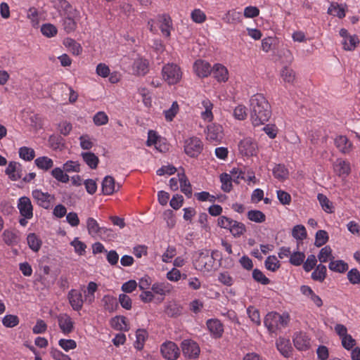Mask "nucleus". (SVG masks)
Returning <instances> with one entry per match:
<instances>
[{
    "label": "nucleus",
    "instance_id": "obj_10",
    "mask_svg": "<svg viewBox=\"0 0 360 360\" xmlns=\"http://www.w3.org/2000/svg\"><path fill=\"white\" fill-rule=\"evenodd\" d=\"M17 208L22 217H33V206L31 200L27 196L20 197L17 202Z\"/></svg>",
    "mask_w": 360,
    "mask_h": 360
},
{
    "label": "nucleus",
    "instance_id": "obj_43",
    "mask_svg": "<svg viewBox=\"0 0 360 360\" xmlns=\"http://www.w3.org/2000/svg\"><path fill=\"white\" fill-rule=\"evenodd\" d=\"M266 215L260 210H249V221L261 224L266 221Z\"/></svg>",
    "mask_w": 360,
    "mask_h": 360
},
{
    "label": "nucleus",
    "instance_id": "obj_18",
    "mask_svg": "<svg viewBox=\"0 0 360 360\" xmlns=\"http://www.w3.org/2000/svg\"><path fill=\"white\" fill-rule=\"evenodd\" d=\"M207 327L214 338H219L222 336L224 333V326L221 321L217 319H208L206 322Z\"/></svg>",
    "mask_w": 360,
    "mask_h": 360
},
{
    "label": "nucleus",
    "instance_id": "obj_38",
    "mask_svg": "<svg viewBox=\"0 0 360 360\" xmlns=\"http://www.w3.org/2000/svg\"><path fill=\"white\" fill-rule=\"evenodd\" d=\"M329 269L335 272L344 273L348 269V264L343 260L331 261L328 266Z\"/></svg>",
    "mask_w": 360,
    "mask_h": 360
},
{
    "label": "nucleus",
    "instance_id": "obj_46",
    "mask_svg": "<svg viewBox=\"0 0 360 360\" xmlns=\"http://www.w3.org/2000/svg\"><path fill=\"white\" fill-rule=\"evenodd\" d=\"M41 32L46 37H53L58 33V30L55 25L51 23L43 24L41 27Z\"/></svg>",
    "mask_w": 360,
    "mask_h": 360
},
{
    "label": "nucleus",
    "instance_id": "obj_60",
    "mask_svg": "<svg viewBox=\"0 0 360 360\" xmlns=\"http://www.w3.org/2000/svg\"><path fill=\"white\" fill-rule=\"evenodd\" d=\"M166 277L169 281L176 282L179 281L181 277L184 279L186 278L187 276L186 274L182 275L179 269L173 268L167 273Z\"/></svg>",
    "mask_w": 360,
    "mask_h": 360
},
{
    "label": "nucleus",
    "instance_id": "obj_57",
    "mask_svg": "<svg viewBox=\"0 0 360 360\" xmlns=\"http://www.w3.org/2000/svg\"><path fill=\"white\" fill-rule=\"evenodd\" d=\"M242 18V14L240 12L236 11V10L229 11L226 17L224 18V20L228 23H235L240 22Z\"/></svg>",
    "mask_w": 360,
    "mask_h": 360
},
{
    "label": "nucleus",
    "instance_id": "obj_40",
    "mask_svg": "<svg viewBox=\"0 0 360 360\" xmlns=\"http://www.w3.org/2000/svg\"><path fill=\"white\" fill-rule=\"evenodd\" d=\"M191 19L195 23L202 24L206 21L207 15L201 9L195 8L191 13Z\"/></svg>",
    "mask_w": 360,
    "mask_h": 360
},
{
    "label": "nucleus",
    "instance_id": "obj_17",
    "mask_svg": "<svg viewBox=\"0 0 360 360\" xmlns=\"http://www.w3.org/2000/svg\"><path fill=\"white\" fill-rule=\"evenodd\" d=\"M151 290L154 294L162 296L163 300L166 295L172 292L173 286L167 281L155 282L151 285Z\"/></svg>",
    "mask_w": 360,
    "mask_h": 360
},
{
    "label": "nucleus",
    "instance_id": "obj_20",
    "mask_svg": "<svg viewBox=\"0 0 360 360\" xmlns=\"http://www.w3.org/2000/svg\"><path fill=\"white\" fill-rule=\"evenodd\" d=\"M79 18V12L73 13L72 15H64L63 18V27L67 33L74 32L77 27V20Z\"/></svg>",
    "mask_w": 360,
    "mask_h": 360
},
{
    "label": "nucleus",
    "instance_id": "obj_5",
    "mask_svg": "<svg viewBox=\"0 0 360 360\" xmlns=\"http://www.w3.org/2000/svg\"><path fill=\"white\" fill-rule=\"evenodd\" d=\"M162 75L164 80L169 85L177 84L182 77V72L179 65L167 63L162 67Z\"/></svg>",
    "mask_w": 360,
    "mask_h": 360
},
{
    "label": "nucleus",
    "instance_id": "obj_4",
    "mask_svg": "<svg viewBox=\"0 0 360 360\" xmlns=\"http://www.w3.org/2000/svg\"><path fill=\"white\" fill-rule=\"evenodd\" d=\"M289 321L290 317L288 314L281 315L277 312L271 311L266 315L264 323L270 333H276L278 330L286 327Z\"/></svg>",
    "mask_w": 360,
    "mask_h": 360
},
{
    "label": "nucleus",
    "instance_id": "obj_39",
    "mask_svg": "<svg viewBox=\"0 0 360 360\" xmlns=\"http://www.w3.org/2000/svg\"><path fill=\"white\" fill-rule=\"evenodd\" d=\"M317 199L322 207V209L328 212L332 213L333 212V203L330 201V200L323 194L319 193L317 195Z\"/></svg>",
    "mask_w": 360,
    "mask_h": 360
},
{
    "label": "nucleus",
    "instance_id": "obj_6",
    "mask_svg": "<svg viewBox=\"0 0 360 360\" xmlns=\"http://www.w3.org/2000/svg\"><path fill=\"white\" fill-rule=\"evenodd\" d=\"M184 149L188 156L190 158H196L202 151L203 143L202 141L196 136L189 137L184 141Z\"/></svg>",
    "mask_w": 360,
    "mask_h": 360
},
{
    "label": "nucleus",
    "instance_id": "obj_31",
    "mask_svg": "<svg viewBox=\"0 0 360 360\" xmlns=\"http://www.w3.org/2000/svg\"><path fill=\"white\" fill-rule=\"evenodd\" d=\"M81 156L84 162L92 169H96L99 163L98 158L91 152L82 153Z\"/></svg>",
    "mask_w": 360,
    "mask_h": 360
},
{
    "label": "nucleus",
    "instance_id": "obj_7",
    "mask_svg": "<svg viewBox=\"0 0 360 360\" xmlns=\"http://www.w3.org/2000/svg\"><path fill=\"white\" fill-rule=\"evenodd\" d=\"M206 139L214 144H219L224 138V130L221 125L212 123L207 127L205 131Z\"/></svg>",
    "mask_w": 360,
    "mask_h": 360
},
{
    "label": "nucleus",
    "instance_id": "obj_25",
    "mask_svg": "<svg viewBox=\"0 0 360 360\" xmlns=\"http://www.w3.org/2000/svg\"><path fill=\"white\" fill-rule=\"evenodd\" d=\"M101 302L105 311L112 313L118 308L117 298L112 295H105L103 297Z\"/></svg>",
    "mask_w": 360,
    "mask_h": 360
},
{
    "label": "nucleus",
    "instance_id": "obj_45",
    "mask_svg": "<svg viewBox=\"0 0 360 360\" xmlns=\"http://www.w3.org/2000/svg\"><path fill=\"white\" fill-rule=\"evenodd\" d=\"M329 237L327 231L319 230L316 233L314 245L316 247H321L328 241Z\"/></svg>",
    "mask_w": 360,
    "mask_h": 360
},
{
    "label": "nucleus",
    "instance_id": "obj_63",
    "mask_svg": "<svg viewBox=\"0 0 360 360\" xmlns=\"http://www.w3.org/2000/svg\"><path fill=\"white\" fill-rule=\"evenodd\" d=\"M359 42L356 36H349L342 41L343 47L345 50L352 51L354 49L356 44Z\"/></svg>",
    "mask_w": 360,
    "mask_h": 360
},
{
    "label": "nucleus",
    "instance_id": "obj_26",
    "mask_svg": "<svg viewBox=\"0 0 360 360\" xmlns=\"http://www.w3.org/2000/svg\"><path fill=\"white\" fill-rule=\"evenodd\" d=\"M276 347L279 352L285 357L289 356L292 352V346L290 340L279 338L276 340Z\"/></svg>",
    "mask_w": 360,
    "mask_h": 360
},
{
    "label": "nucleus",
    "instance_id": "obj_42",
    "mask_svg": "<svg viewBox=\"0 0 360 360\" xmlns=\"http://www.w3.org/2000/svg\"><path fill=\"white\" fill-rule=\"evenodd\" d=\"M19 156L24 160L31 161L35 157V152L34 149L31 148L22 146L19 149Z\"/></svg>",
    "mask_w": 360,
    "mask_h": 360
},
{
    "label": "nucleus",
    "instance_id": "obj_9",
    "mask_svg": "<svg viewBox=\"0 0 360 360\" xmlns=\"http://www.w3.org/2000/svg\"><path fill=\"white\" fill-rule=\"evenodd\" d=\"M181 348L184 356L190 359L198 358L200 352L199 345L192 340H184Z\"/></svg>",
    "mask_w": 360,
    "mask_h": 360
},
{
    "label": "nucleus",
    "instance_id": "obj_61",
    "mask_svg": "<svg viewBox=\"0 0 360 360\" xmlns=\"http://www.w3.org/2000/svg\"><path fill=\"white\" fill-rule=\"evenodd\" d=\"M330 257H332V249L328 245L323 248L318 255L319 260L322 263L326 262Z\"/></svg>",
    "mask_w": 360,
    "mask_h": 360
},
{
    "label": "nucleus",
    "instance_id": "obj_32",
    "mask_svg": "<svg viewBox=\"0 0 360 360\" xmlns=\"http://www.w3.org/2000/svg\"><path fill=\"white\" fill-rule=\"evenodd\" d=\"M63 44L68 50L75 56H79L82 51V48L78 42L71 38H67L64 40Z\"/></svg>",
    "mask_w": 360,
    "mask_h": 360
},
{
    "label": "nucleus",
    "instance_id": "obj_22",
    "mask_svg": "<svg viewBox=\"0 0 360 360\" xmlns=\"http://www.w3.org/2000/svg\"><path fill=\"white\" fill-rule=\"evenodd\" d=\"M201 105L204 109L200 113L201 118L205 122H212L214 119L212 113L213 103L208 98H205L202 101Z\"/></svg>",
    "mask_w": 360,
    "mask_h": 360
},
{
    "label": "nucleus",
    "instance_id": "obj_49",
    "mask_svg": "<svg viewBox=\"0 0 360 360\" xmlns=\"http://www.w3.org/2000/svg\"><path fill=\"white\" fill-rule=\"evenodd\" d=\"M265 267L271 271H276L278 269H279L281 264L279 261L278 260L277 257L276 256H269L264 262Z\"/></svg>",
    "mask_w": 360,
    "mask_h": 360
},
{
    "label": "nucleus",
    "instance_id": "obj_34",
    "mask_svg": "<svg viewBox=\"0 0 360 360\" xmlns=\"http://www.w3.org/2000/svg\"><path fill=\"white\" fill-rule=\"evenodd\" d=\"M34 163L39 169L46 171L52 168L53 166V161L52 159L46 156H42L36 158Z\"/></svg>",
    "mask_w": 360,
    "mask_h": 360
},
{
    "label": "nucleus",
    "instance_id": "obj_44",
    "mask_svg": "<svg viewBox=\"0 0 360 360\" xmlns=\"http://www.w3.org/2000/svg\"><path fill=\"white\" fill-rule=\"evenodd\" d=\"M51 175L57 181L62 183H68L70 180L69 176L60 167H56L51 171Z\"/></svg>",
    "mask_w": 360,
    "mask_h": 360
},
{
    "label": "nucleus",
    "instance_id": "obj_53",
    "mask_svg": "<svg viewBox=\"0 0 360 360\" xmlns=\"http://www.w3.org/2000/svg\"><path fill=\"white\" fill-rule=\"evenodd\" d=\"M230 231L233 236L238 237L245 231V226L241 222L233 221L230 228Z\"/></svg>",
    "mask_w": 360,
    "mask_h": 360
},
{
    "label": "nucleus",
    "instance_id": "obj_41",
    "mask_svg": "<svg viewBox=\"0 0 360 360\" xmlns=\"http://www.w3.org/2000/svg\"><path fill=\"white\" fill-rule=\"evenodd\" d=\"M112 326L116 329L120 330H127V319L124 316H116L111 320Z\"/></svg>",
    "mask_w": 360,
    "mask_h": 360
},
{
    "label": "nucleus",
    "instance_id": "obj_3",
    "mask_svg": "<svg viewBox=\"0 0 360 360\" xmlns=\"http://www.w3.org/2000/svg\"><path fill=\"white\" fill-rule=\"evenodd\" d=\"M214 252L209 254L208 250L201 251L193 261L194 268L202 272H210L217 269Z\"/></svg>",
    "mask_w": 360,
    "mask_h": 360
},
{
    "label": "nucleus",
    "instance_id": "obj_16",
    "mask_svg": "<svg viewBox=\"0 0 360 360\" xmlns=\"http://www.w3.org/2000/svg\"><path fill=\"white\" fill-rule=\"evenodd\" d=\"M193 70L199 77L204 78L212 73V67L205 60H197L193 64Z\"/></svg>",
    "mask_w": 360,
    "mask_h": 360
},
{
    "label": "nucleus",
    "instance_id": "obj_11",
    "mask_svg": "<svg viewBox=\"0 0 360 360\" xmlns=\"http://www.w3.org/2000/svg\"><path fill=\"white\" fill-rule=\"evenodd\" d=\"M58 326L64 335L71 333L75 329V322L70 316L66 313L60 314L57 316Z\"/></svg>",
    "mask_w": 360,
    "mask_h": 360
},
{
    "label": "nucleus",
    "instance_id": "obj_37",
    "mask_svg": "<svg viewBox=\"0 0 360 360\" xmlns=\"http://www.w3.org/2000/svg\"><path fill=\"white\" fill-rule=\"evenodd\" d=\"M148 332L144 329H138L136 332V340L135 342V347L141 350L143 349L144 343L148 338Z\"/></svg>",
    "mask_w": 360,
    "mask_h": 360
},
{
    "label": "nucleus",
    "instance_id": "obj_15",
    "mask_svg": "<svg viewBox=\"0 0 360 360\" xmlns=\"http://www.w3.org/2000/svg\"><path fill=\"white\" fill-rule=\"evenodd\" d=\"M86 229L89 234L93 237L98 234H105L108 231H112L111 229L101 227L98 221L93 217H89L86 219Z\"/></svg>",
    "mask_w": 360,
    "mask_h": 360
},
{
    "label": "nucleus",
    "instance_id": "obj_23",
    "mask_svg": "<svg viewBox=\"0 0 360 360\" xmlns=\"http://www.w3.org/2000/svg\"><path fill=\"white\" fill-rule=\"evenodd\" d=\"M333 168L335 174L341 177H346L350 172L349 163L340 159L336 160Z\"/></svg>",
    "mask_w": 360,
    "mask_h": 360
},
{
    "label": "nucleus",
    "instance_id": "obj_12",
    "mask_svg": "<svg viewBox=\"0 0 360 360\" xmlns=\"http://www.w3.org/2000/svg\"><path fill=\"white\" fill-rule=\"evenodd\" d=\"M32 197L37 201V204L44 208L49 209L51 207L52 201L55 198L49 193L42 192L41 190H34L32 193Z\"/></svg>",
    "mask_w": 360,
    "mask_h": 360
},
{
    "label": "nucleus",
    "instance_id": "obj_19",
    "mask_svg": "<svg viewBox=\"0 0 360 360\" xmlns=\"http://www.w3.org/2000/svg\"><path fill=\"white\" fill-rule=\"evenodd\" d=\"M4 242L9 246L18 245L20 241V236L15 229H6L2 234Z\"/></svg>",
    "mask_w": 360,
    "mask_h": 360
},
{
    "label": "nucleus",
    "instance_id": "obj_2",
    "mask_svg": "<svg viewBox=\"0 0 360 360\" xmlns=\"http://www.w3.org/2000/svg\"><path fill=\"white\" fill-rule=\"evenodd\" d=\"M97 290L98 285L94 281H90L88 283L84 296L80 290L75 288L71 289L67 295L68 303L74 311H79L82 309L84 302L91 304L94 302L95 292Z\"/></svg>",
    "mask_w": 360,
    "mask_h": 360
},
{
    "label": "nucleus",
    "instance_id": "obj_62",
    "mask_svg": "<svg viewBox=\"0 0 360 360\" xmlns=\"http://www.w3.org/2000/svg\"><path fill=\"white\" fill-rule=\"evenodd\" d=\"M63 170L66 172H79L80 164L77 161L68 160L63 165Z\"/></svg>",
    "mask_w": 360,
    "mask_h": 360
},
{
    "label": "nucleus",
    "instance_id": "obj_13",
    "mask_svg": "<svg viewBox=\"0 0 360 360\" xmlns=\"http://www.w3.org/2000/svg\"><path fill=\"white\" fill-rule=\"evenodd\" d=\"M131 70L134 75L145 76L149 72V61L146 58L138 57L134 59Z\"/></svg>",
    "mask_w": 360,
    "mask_h": 360
},
{
    "label": "nucleus",
    "instance_id": "obj_24",
    "mask_svg": "<svg viewBox=\"0 0 360 360\" xmlns=\"http://www.w3.org/2000/svg\"><path fill=\"white\" fill-rule=\"evenodd\" d=\"M20 165L15 162H11L6 169V174L12 181H17L22 178Z\"/></svg>",
    "mask_w": 360,
    "mask_h": 360
},
{
    "label": "nucleus",
    "instance_id": "obj_30",
    "mask_svg": "<svg viewBox=\"0 0 360 360\" xmlns=\"http://www.w3.org/2000/svg\"><path fill=\"white\" fill-rule=\"evenodd\" d=\"M115 191V179L111 176H107L102 182V192L104 195H111Z\"/></svg>",
    "mask_w": 360,
    "mask_h": 360
},
{
    "label": "nucleus",
    "instance_id": "obj_29",
    "mask_svg": "<svg viewBox=\"0 0 360 360\" xmlns=\"http://www.w3.org/2000/svg\"><path fill=\"white\" fill-rule=\"evenodd\" d=\"M335 144L339 150L348 153L351 150L352 143L345 136H339L335 139Z\"/></svg>",
    "mask_w": 360,
    "mask_h": 360
},
{
    "label": "nucleus",
    "instance_id": "obj_35",
    "mask_svg": "<svg viewBox=\"0 0 360 360\" xmlns=\"http://www.w3.org/2000/svg\"><path fill=\"white\" fill-rule=\"evenodd\" d=\"M327 269L325 265L319 264L311 274V278L314 281L323 282L326 277Z\"/></svg>",
    "mask_w": 360,
    "mask_h": 360
},
{
    "label": "nucleus",
    "instance_id": "obj_28",
    "mask_svg": "<svg viewBox=\"0 0 360 360\" xmlns=\"http://www.w3.org/2000/svg\"><path fill=\"white\" fill-rule=\"evenodd\" d=\"M179 184L181 191L182 193H184L188 198L191 197L192 195V188L191 185L185 175V174L183 173H179L178 174Z\"/></svg>",
    "mask_w": 360,
    "mask_h": 360
},
{
    "label": "nucleus",
    "instance_id": "obj_58",
    "mask_svg": "<svg viewBox=\"0 0 360 360\" xmlns=\"http://www.w3.org/2000/svg\"><path fill=\"white\" fill-rule=\"evenodd\" d=\"M304 252L297 251L290 255L289 262L294 266H300L304 262Z\"/></svg>",
    "mask_w": 360,
    "mask_h": 360
},
{
    "label": "nucleus",
    "instance_id": "obj_33",
    "mask_svg": "<svg viewBox=\"0 0 360 360\" xmlns=\"http://www.w3.org/2000/svg\"><path fill=\"white\" fill-rule=\"evenodd\" d=\"M274 176L279 181L285 180L288 177V170L284 165L278 164L272 169Z\"/></svg>",
    "mask_w": 360,
    "mask_h": 360
},
{
    "label": "nucleus",
    "instance_id": "obj_52",
    "mask_svg": "<svg viewBox=\"0 0 360 360\" xmlns=\"http://www.w3.org/2000/svg\"><path fill=\"white\" fill-rule=\"evenodd\" d=\"M171 19L167 15L162 16V23L160 25V30L164 36L169 37L170 36Z\"/></svg>",
    "mask_w": 360,
    "mask_h": 360
},
{
    "label": "nucleus",
    "instance_id": "obj_55",
    "mask_svg": "<svg viewBox=\"0 0 360 360\" xmlns=\"http://www.w3.org/2000/svg\"><path fill=\"white\" fill-rule=\"evenodd\" d=\"M70 245L74 247L75 252L79 255H84L85 254L86 245L84 243L79 240L78 238H75L70 243Z\"/></svg>",
    "mask_w": 360,
    "mask_h": 360
},
{
    "label": "nucleus",
    "instance_id": "obj_59",
    "mask_svg": "<svg viewBox=\"0 0 360 360\" xmlns=\"http://www.w3.org/2000/svg\"><path fill=\"white\" fill-rule=\"evenodd\" d=\"M58 345L65 352H69L77 347L76 341L72 339H60L58 341Z\"/></svg>",
    "mask_w": 360,
    "mask_h": 360
},
{
    "label": "nucleus",
    "instance_id": "obj_27",
    "mask_svg": "<svg viewBox=\"0 0 360 360\" xmlns=\"http://www.w3.org/2000/svg\"><path fill=\"white\" fill-rule=\"evenodd\" d=\"M56 6L59 11H63V15H72L79 11L72 7L67 0H56Z\"/></svg>",
    "mask_w": 360,
    "mask_h": 360
},
{
    "label": "nucleus",
    "instance_id": "obj_36",
    "mask_svg": "<svg viewBox=\"0 0 360 360\" xmlns=\"http://www.w3.org/2000/svg\"><path fill=\"white\" fill-rule=\"evenodd\" d=\"M27 244L34 252H38L41 246V240L35 233H30L27 237Z\"/></svg>",
    "mask_w": 360,
    "mask_h": 360
},
{
    "label": "nucleus",
    "instance_id": "obj_64",
    "mask_svg": "<svg viewBox=\"0 0 360 360\" xmlns=\"http://www.w3.org/2000/svg\"><path fill=\"white\" fill-rule=\"evenodd\" d=\"M165 313L170 317H176L181 314V308L175 303L169 304L165 309Z\"/></svg>",
    "mask_w": 360,
    "mask_h": 360
},
{
    "label": "nucleus",
    "instance_id": "obj_47",
    "mask_svg": "<svg viewBox=\"0 0 360 360\" xmlns=\"http://www.w3.org/2000/svg\"><path fill=\"white\" fill-rule=\"evenodd\" d=\"M292 236L297 240H304L307 236L305 227L301 224L295 226L292 230Z\"/></svg>",
    "mask_w": 360,
    "mask_h": 360
},
{
    "label": "nucleus",
    "instance_id": "obj_51",
    "mask_svg": "<svg viewBox=\"0 0 360 360\" xmlns=\"http://www.w3.org/2000/svg\"><path fill=\"white\" fill-rule=\"evenodd\" d=\"M179 110V105L176 101L172 103V106L168 110L164 111L165 120L167 122L173 120L174 117L176 115Z\"/></svg>",
    "mask_w": 360,
    "mask_h": 360
},
{
    "label": "nucleus",
    "instance_id": "obj_50",
    "mask_svg": "<svg viewBox=\"0 0 360 360\" xmlns=\"http://www.w3.org/2000/svg\"><path fill=\"white\" fill-rule=\"evenodd\" d=\"M233 179L230 174L222 173L220 175V181L221 183V189L225 192H229L232 188Z\"/></svg>",
    "mask_w": 360,
    "mask_h": 360
},
{
    "label": "nucleus",
    "instance_id": "obj_8",
    "mask_svg": "<svg viewBox=\"0 0 360 360\" xmlns=\"http://www.w3.org/2000/svg\"><path fill=\"white\" fill-rule=\"evenodd\" d=\"M160 353L167 360H176L180 355V350L174 342L166 341L160 346Z\"/></svg>",
    "mask_w": 360,
    "mask_h": 360
},
{
    "label": "nucleus",
    "instance_id": "obj_1",
    "mask_svg": "<svg viewBox=\"0 0 360 360\" xmlns=\"http://www.w3.org/2000/svg\"><path fill=\"white\" fill-rule=\"evenodd\" d=\"M249 111L250 119L254 127L264 124L271 115V106L261 94H257L250 100Z\"/></svg>",
    "mask_w": 360,
    "mask_h": 360
},
{
    "label": "nucleus",
    "instance_id": "obj_56",
    "mask_svg": "<svg viewBox=\"0 0 360 360\" xmlns=\"http://www.w3.org/2000/svg\"><path fill=\"white\" fill-rule=\"evenodd\" d=\"M109 118L107 114L103 111H99L95 114L93 117L94 123L96 126L105 125L108 122Z\"/></svg>",
    "mask_w": 360,
    "mask_h": 360
},
{
    "label": "nucleus",
    "instance_id": "obj_14",
    "mask_svg": "<svg viewBox=\"0 0 360 360\" xmlns=\"http://www.w3.org/2000/svg\"><path fill=\"white\" fill-rule=\"evenodd\" d=\"M292 340L294 346L300 351H306L310 348V338L306 333L302 331L295 333Z\"/></svg>",
    "mask_w": 360,
    "mask_h": 360
},
{
    "label": "nucleus",
    "instance_id": "obj_54",
    "mask_svg": "<svg viewBox=\"0 0 360 360\" xmlns=\"http://www.w3.org/2000/svg\"><path fill=\"white\" fill-rule=\"evenodd\" d=\"M2 323L7 328H13L18 325L19 318L15 315H6L2 319Z\"/></svg>",
    "mask_w": 360,
    "mask_h": 360
},
{
    "label": "nucleus",
    "instance_id": "obj_21",
    "mask_svg": "<svg viewBox=\"0 0 360 360\" xmlns=\"http://www.w3.org/2000/svg\"><path fill=\"white\" fill-rule=\"evenodd\" d=\"M212 73L213 74V77L219 82H225L229 79L228 70L221 64H215L212 67Z\"/></svg>",
    "mask_w": 360,
    "mask_h": 360
},
{
    "label": "nucleus",
    "instance_id": "obj_48",
    "mask_svg": "<svg viewBox=\"0 0 360 360\" xmlns=\"http://www.w3.org/2000/svg\"><path fill=\"white\" fill-rule=\"evenodd\" d=\"M252 278L258 283L266 285L270 283V280L258 269L252 271Z\"/></svg>",
    "mask_w": 360,
    "mask_h": 360
}]
</instances>
